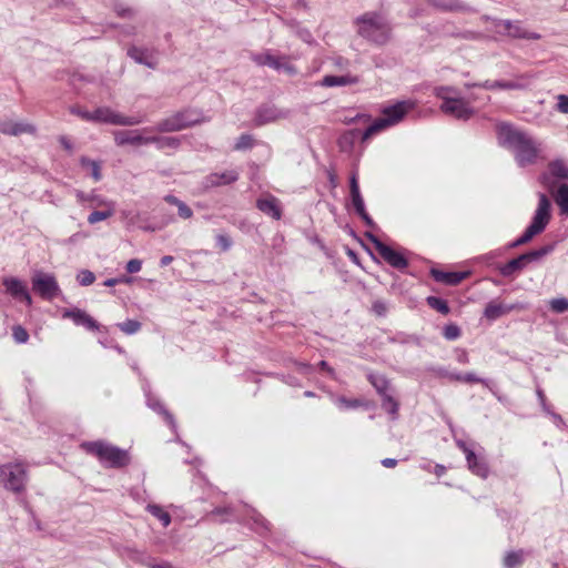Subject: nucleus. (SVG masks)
<instances>
[{
    "label": "nucleus",
    "instance_id": "412c9836",
    "mask_svg": "<svg viewBox=\"0 0 568 568\" xmlns=\"http://www.w3.org/2000/svg\"><path fill=\"white\" fill-rule=\"evenodd\" d=\"M240 173L236 170H227L222 173H211L205 178L204 185L206 187H216L229 185L239 180Z\"/></svg>",
    "mask_w": 568,
    "mask_h": 568
},
{
    "label": "nucleus",
    "instance_id": "2f4dec72",
    "mask_svg": "<svg viewBox=\"0 0 568 568\" xmlns=\"http://www.w3.org/2000/svg\"><path fill=\"white\" fill-rule=\"evenodd\" d=\"M554 200L559 207V213L562 216H568V184H560L554 193Z\"/></svg>",
    "mask_w": 568,
    "mask_h": 568
},
{
    "label": "nucleus",
    "instance_id": "4be33fe9",
    "mask_svg": "<svg viewBox=\"0 0 568 568\" xmlns=\"http://www.w3.org/2000/svg\"><path fill=\"white\" fill-rule=\"evenodd\" d=\"M523 306L519 304H513V305H504L500 303H497L495 301L489 302L485 310H484V316L489 321H496L497 318L501 317L503 315L514 311V310H520Z\"/></svg>",
    "mask_w": 568,
    "mask_h": 568
},
{
    "label": "nucleus",
    "instance_id": "a211bd4d",
    "mask_svg": "<svg viewBox=\"0 0 568 568\" xmlns=\"http://www.w3.org/2000/svg\"><path fill=\"white\" fill-rule=\"evenodd\" d=\"M256 207L265 215L280 220L282 217V206L277 197L272 194L258 197L256 200Z\"/></svg>",
    "mask_w": 568,
    "mask_h": 568
},
{
    "label": "nucleus",
    "instance_id": "393cba45",
    "mask_svg": "<svg viewBox=\"0 0 568 568\" xmlns=\"http://www.w3.org/2000/svg\"><path fill=\"white\" fill-rule=\"evenodd\" d=\"M126 54L139 64H143L150 69L156 68L158 63L154 60V57L148 51V49L131 45L128 49Z\"/></svg>",
    "mask_w": 568,
    "mask_h": 568
},
{
    "label": "nucleus",
    "instance_id": "8fccbe9b",
    "mask_svg": "<svg viewBox=\"0 0 568 568\" xmlns=\"http://www.w3.org/2000/svg\"><path fill=\"white\" fill-rule=\"evenodd\" d=\"M233 514V510L231 507H216L211 511L209 515L210 517L220 516V519H216L219 523H225L229 520V516Z\"/></svg>",
    "mask_w": 568,
    "mask_h": 568
},
{
    "label": "nucleus",
    "instance_id": "f8f14e48",
    "mask_svg": "<svg viewBox=\"0 0 568 568\" xmlns=\"http://www.w3.org/2000/svg\"><path fill=\"white\" fill-rule=\"evenodd\" d=\"M366 237L374 244L376 251L383 257V260L392 267L397 270H404L407 267L408 261L400 252L395 251L390 246L386 245L372 233H366Z\"/></svg>",
    "mask_w": 568,
    "mask_h": 568
},
{
    "label": "nucleus",
    "instance_id": "dca6fc26",
    "mask_svg": "<svg viewBox=\"0 0 568 568\" xmlns=\"http://www.w3.org/2000/svg\"><path fill=\"white\" fill-rule=\"evenodd\" d=\"M290 111L281 110L275 105H262L256 110L254 122L255 125H264L278 119H286Z\"/></svg>",
    "mask_w": 568,
    "mask_h": 568
},
{
    "label": "nucleus",
    "instance_id": "7ed1b4c3",
    "mask_svg": "<svg viewBox=\"0 0 568 568\" xmlns=\"http://www.w3.org/2000/svg\"><path fill=\"white\" fill-rule=\"evenodd\" d=\"M81 448L89 455L94 456L105 468H123L131 462L130 454L104 440L83 442Z\"/></svg>",
    "mask_w": 568,
    "mask_h": 568
},
{
    "label": "nucleus",
    "instance_id": "a18cd8bd",
    "mask_svg": "<svg viewBox=\"0 0 568 568\" xmlns=\"http://www.w3.org/2000/svg\"><path fill=\"white\" fill-rule=\"evenodd\" d=\"M550 310L556 314H562L568 311V298L557 297L549 301Z\"/></svg>",
    "mask_w": 568,
    "mask_h": 568
},
{
    "label": "nucleus",
    "instance_id": "774afa93",
    "mask_svg": "<svg viewBox=\"0 0 568 568\" xmlns=\"http://www.w3.org/2000/svg\"><path fill=\"white\" fill-rule=\"evenodd\" d=\"M349 191H351V194L352 193H356V192H361L356 173H353V175L351 176V180H349Z\"/></svg>",
    "mask_w": 568,
    "mask_h": 568
},
{
    "label": "nucleus",
    "instance_id": "ea45409f",
    "mask_svg": "<svg viewBox=\"0 0 568 568\" xmlns=\"http://www.w3.org/2000/svg\"><path fill=\"white\" fill-rule=\"evenodd\" d=\"M115 213V205L103 207L101 211H93L88 216L89 224H95L111 217Z\"/></svg>",
    "mask_w": 568,
    "mask_h": 568
},
{
    "label": "nucleus",
    "instance_id": "f03ea898",
    "mask_svg": "<svg viewBox=\"0 0 568 568\" xmlns=\"http://www.w3.org/2000/svg\"><path fill=\"white\" fill-rule=\"evenodd\" d=\"M356 32L371 43L386 44L392 36V26L381 12L368 11L354 20Z\"/></svg>",
    "mask_w": 568,
    "mask_h": 568
},
{
    "label": "nucleus",
    "instance_id": "4c0bfd02",
    "mask_svg": "<svg viewBox=\"0 0 568 568\" xmlns=\"http://www.w3.org/2000/svg\"><path fill=\"white\" fill-rule=\"evenodd\" d=\"M80 164L82 168L90 170L91 175L95 182H98L102 179L101 164L99 161L91 160L87 156H82L80 159Z\"/></svg>",
    "mask_w": 568,
    "mask_h": 568
},
{
    "label": "nucleus",
    "instance_id": "c85d7f7f",
    "mask_svg": "<svg viewBox=\"0 0 568 568\" xmlns=\"http://www.w3.org/2000/svg\"><path fill=\"white\" fill-rule=\"evenodd\" d=\"M358 82V78L351 74L345 75H325L322 80V85L332 88V87H344L356 84Z\"/></svg>",
    "mask_w": 568,
    "mask_h": 568
},
{
    "label": "nucleus",
    "instance_id": "de8ad7c7",
    "mask_svg": "<svg viewBox=\"0 0 568 568\" xmlns=\"http://www.w3.org/2000/svg\"><path fill=\"white\" fill-rule=\"evenodd\" d=\"M12 336L18 344H24L29 339V334L27 329L23 328L21 325H16L12 327Z\"/></svg>",
    "mask_w": 568,
    "mask_h": 568
},
{
    "label": "nucleus",
    "instance_id": "a19ab883",
    "mask_svg": "<svg viewBox=\"0 0 568 568\" xmlns=\"http://www.w3.org/2000/svg\"><path fill=\"white\" fill-rule=\"evenodd\" d=\"M426 302L429 307H432L433 310H436L437 312H439L443 315L448 314L450 311L447 301H445L442 297L428 296L426 298Z\"/></svg>",
    "mask_w": 568,
    "mask_h": 568
},
{
    "label": "nucleus",
    "instance_id": "680f3d73",
    "mask_svg": "<svg viewBox=\"0 0 568 568\" xmlns=\"http://www.w3.org/2000/svg\"><path fill=\"white\" fill-rule=\"evenodd\" d=\"M337 400L346 408H356L361 406V402L358 399H347L345 397H339Z\"/></svg>",
    "mask_w": 568,
    "mask_h": 568
},
{
    "label": "nucleus",
    "instance_id": "6ab92c4d",
    "mask_svg": "<svg viewBox=\"0 0 568 568\" xmlns=\"http://www.w3.org/2000/svg\"><path fill=\"white\" fill-rule=\"evenodd\" d=\"M63 318H70L77 326H83L89 331L99 329V324L87 312L80 308L65 310L62 314Z\"/></svg>",
    "mask_w": 568,
    "mask_h": 568
},
{
    "label": "nucleus",
    "instance_id": "a878e982",
    "mask_svg": "<svg viewBox=\"0 0 568 568\" xmlns=\"http://www.w3.org/2000/svg\"><path fill=\"white\" fill-rule=\"evenodd\" d=\"M471 87H479L487 90H521L525 89L526 85L520 81H504V80H497V81H490L487 80L483 83H475V84H467V88Z\"/></svg>",
    "mask_w": 568,
    "mask_h": 568
},
{
    "label": "nucleus",
    "instance_id": "9b49d317",
    "mask_svg": "<svg viewBox=\"0 0 568 568\" xmlns=\"http://www.w3.org/2000/svg\"><path fill=\"white\" fill-rule=\"evenodd\" d=\"M90 122L113 125H136L141 120L136 116H126L115 112L111 108L101 106L91 112Z\"/></svg>",
    "mask_w": 568,
    "mask_h": 568
},
{
    "label": "nucleus",
    "instance_id": "423d86ee",
    "mask_svg": "<svg viewBox=\"0 0 568 568\" xmlns=\"http://www.w3.org/2000/svg\"><path fill=\"white\" fill-rule=\"evenodd\" d=\"M551 219V203L546 194L539 193L537 209L534 213L530 224L525 232L509 247L514 248L530 242L535 236L541 234Z\"/></svg>",
    "mask_w": 568,
    "mask_h": 568
},
{
    "label": "nucleus",
    "instance_id": "338daca9",
    "mask_svg": "<svg viewBox=\"0 0 568 568\" xmlns=\"http://www.w3.org/2000/svg\"><path fill=\"white\" fill-rule=\"evenodd\" d=\"M115 12L121 18H131L133 17V10L131 8H124L122 6L115 7Z\"/></svg>",
    "mask_w": 568,
    "mask_h": 568
},
{
    "label": "nucleus",
    "instance_id": "c9c22d12",
    "mask_svg": "<svg viewBox=\"0 0 568 568\" xmlns=\"http://www.w3.org/2000/svg\"><path fill=\"white\" fill-rule=\"evenodd\" d=\"M146 511L158 518L163 527H168L171 524V515L163 509L162 506L155 504H148L145 507Z\"/></svg>",
    "mask_w": 568,
    "mask_h": 568
},
{
    "label": "nucleus",
    "instance_id": "13d9d810",
    "mask_svg": "<svg viewBox=\"0 0 568 568\" xmlns=\"http://www.w3.org/2000/svg\"><path fill=\"white\" fill-rule=\"evenodd\" d=\"M373 312L378 316H385L387 313V305L385 302L377 300L372 305Z\"/></svg>",
    "mask_w": 568,
    "mask_h": 568
},
{
    "label": "nucleus",
    "instance_id": "e2e57ef3",
    "mask_svg": "<svg viewBox=\"0 0 568 568\" xmlns=\"http://www.w3.org/2000/svg\"><path fill=\"white\" fill-rule=\"evenodd\" d=\"M392 342H397V343H409V342H418V338L414 335H403V334H397L396 336H394L392 339Z\"/></svg>",
    "mask_w": 568,
    "mask_h": 568
},
{
    "label": "nucleus",
    "instance_id": "052dcab7",
    "mask_svg": "<svg viewBox=\"0 0 568 568\" xmlns=\"http://www.w3.org/2000/svg\"><path fill=\"white\" fill-rule=\"evenodd\" d=\"M70 112L72 114H75V115L80 116L82 120H85V121L90 122V118H91V112L90 111L83 110L80 106H72L70 109Z\"/></svg>",
    "mask_w": 568,
    "mask_h": 568
},
{
    "label": "nucleus",
    "instance_id": "0e129e2a",
    "mask_svg": "<svg viewBox=\"0 0 568 568\" xmlns=\"http://www.w3.org/2000/svg\"><path fill=\"white\" fill-rule=\"evenodd\" d=\"M438 374L440 376L449 378L450 381L463 382L464 374H460V373H449L445 369H439Z\"/></svg>",
    "mask_w": 568,
    "mask_h": 568
},
{
    "label": "nucleus",
    "instance_id": "0eeeda50",
    "mask_svg": "<svg viewBox=\"0 0 568 568\" xmlns=\"http://www.w3.org/2000/svg\"><path fill=\"white\" fill-rule=\"evenodd\" d=\"M27 470L20 463H9L0 466V484L14 493L24 490Z\"/></svg>",
    "mask_w": 568,
    "mask_h": 568
},
{
    "label": "nucleus",
    "instance_id": "72a5a7b5",
    "mask_svg": "<svg viewBox=\"0 0 568 568\" xmlns=\"http://www.w3.org/2000/svg\"><path fill=\"white\" fill-rule=\"evenodd\" d=\"M367 379L369 381V383L373 385V387L376 389L381 397L388 394L389 381L384 375L369 373L367 375Z\"/></svg>",
    "mask_w": 568,
    "mask_h": 568
},
{
    "label": "nucleus",
    "instance_id": "58836bf2",
    "mask_svg": "<svg viewBox=\"0 0 568 568\" xmlns=\"http://www.w3.org/2000/svg\"><path fill=\"white\" fill-rule=\"evenodd\" d=\"M552 250H554L552 245H545V246H542L540 248L532 250L530 252L524 253L523 255L525 256V261H526V263L528 265L529 263L540 261L542 257H545L550 252H552Z\"/></svg>",
    "mask_w": 568,
    "mask_h": 568
},
{
    "label": "nucleus",
    "instance_id": "5701e85b",
    "mask_svg": "<svg viewBox=\"0 0 568 568\" xmlns=\"http://www.w3.org/2000/svg\"><path fill=\"white\" fill-rule=\"evenodd\" d=\"M434 8L450 12H473L474 9L460 0H426Z\"/></svg>",
    "mask_w": 568,
    "mask_h": 568
},
{
    "label": "nucleus",
    "instance_id": "b1692460",
    "mask_svg": "<svg viewBox=\"0 0 568 568\" xmlns=\"http://www.w3.org/2000/svg\"><path fill=\"white\" fill-rule=\"evenodd\" d=\"M430 274L436 282L446 285H457L469 275L468 272H444L437 268H432Z\"/></svg>",
    "mask_w": 568,
    "mask_h": 568
},
{
    "label": "nucleus",
    "instance_id": "c756f323",
    "mask_svg": "<svg viewBox=\"0 0 568 568\" xmlns=\"http://www.w3.org/2000/svg\"><path fill=\"white\" fill-rule=\"evenodd\" d=\"M527 266L525 256L521 254L516 258L510 260L506 264L499 266V273L505 277H510L515 273L524 270Z\"/></svg>",
    "mask_w": 568,
    "mask_h": 568
},
{
    "label": "nucleus",
    "instance_id": "2eb2a0df",
    "mask_svg": "<svg viewBox=\"0 0 568 568\" xmlns=\"http://www.w3.org/2000/svg\"><path fill=\"white\" fill-rule=\"evenodd\" d=\"M252 60L257 65H267L276 71L285 70L288 73H294L295 69L285 61L284 57H275L270 52L257 53L252 55Z\"/></svg>",
    "mask_w": 568,
    "mask_h": 568
},
{
    "label": "nucleus",
    "instance_id": "6e6d98bb",
    "mask_svg": "<svg viewBox=\"0 0 568 568\" xmlns=\"http://www.w3.org/2000/svg\"><path fill=\"white\" fill-rule=\"evenodd\" d=\"M556 99H557L556 110L562 114H568V95L558 94L556 97Z\"/></svg>",
    "mask_w": 568,
    "mask_h": 568
},
{
    "label": "nucleus",
    "instance_id": "e433bc0d",
    "mask_svg": "<svg viewBox=\"0 0 568 568\" xmlns=\"http://www.w3.org/2000/svg\"><path fill=\"white\" fill-rule=\"evenodd\" d=\"M382 408L392 416V419H397L399 404L389 393L382 397Z\"/></svg>",
    "mask_w": 568,
    "mask_h": 568
},
{
    "label": "nucleus",
    "instance_id": "7c9ffc66",
    "mask_svg": "<svg viewBox=\"0 0 568 568\" xmlns=\"http://www.w3.org/2000/svg\"><path fill=\"white\" fill-rule=\"evenodd\" d=\"M37 132V128L28 122H9L7 135L18 136L21 134H34Z\"/></svg>",
    "mask_w": 568,
    "mask_h": 568
},
{
    "label": "nucleus",
    "instance_id": "f704fd0d",
    "mask_svg": "<svg viewBox=\"0 0 568 568\" xmlns=\"http://www.w3.org/2000/svg\"><path fill=\"white\" fill-rule=\"evenodd\" d=\"M149 144H155L159 150L176 149L180 145V140L175 136H149Z\"/></svg>",
    "mask_w": 568,
    "mask_h": 568
},
{
    "label": "nucleus",
    "instance_id": "5fc2aeb1",
    "mask_svg": "<svg viewBox=\"0 0 568 568\" xmlns=\"http://www.w3.org/2000/svg\"><path fill=\"white\" fill-rule=\"evenodd\" d=\"M463 382L464 383H480L484 386L490 388V381L480 378V377L476 376V374H474V373L464 374Z\"/></svg>",
    "mask_w": 568,
    "mask_h": 568
},
{
    "label": "nucleus",
    "instance_id": "f257e3e1",
    "mask_svg": "<svg viewBox=\"0 0 568 568\" xmlns=\"http://www.w3.org/2000/svg\"><path fill=\"white\" fill-rule=\"evenodd\" d=\"M499 142L513 151L519 166L534 164L538 159L540 143L524 131L503 124L499 128Z\"/></svg>",
    "mask_w": 568,
    "mask_h": 568
},
{
    "label": "nucleus",
    "instance_id": "c03bdc74",
    "mask_svg": "<svg viewBox=\"0 0 568 568\" xmlns=\"http://www.w3.org/2000/svg\"><path fill=\"white\" fill-rule=\"evenodd\" d=\"M118 327L126 335H132L141 329V323L136 320H126L118 324Z\"/></svg>",
    "mask_w": 568,
    "mask_h": 568
},
{
    "label": "nucleus",
    "instance_id": "603ef678",
    "mask_svg": "<svg viewBox=\"0 0 568 568\" xmlns=\"http://www.w3.org/2000/svg\"><path fill=\"white\" fill-rule=\"evenodd\" d=\"M215 240H216V245L223 252L229 251L232 247V245H233L232 239L229 235H226V234H217Z\"/></svg>",
    "mask_w": 568,
    "mask_h": 568
},
{
    "label": "nucleus",
    "instance_id": "09e8293b",
    "mask_svg": "<svg viewBox=\"0 0 568 568\" xmlns=\"http://www.w3.org/2000/svg\"><path fill=\"white\" fill-rule=\"evenodd\" d=\"M363 132H361L359 130H349L347 132H345L341 138H339V145L341 148H344V145H352L354 140L361 135L362 136Z\"/></svg>",
    "mask_w": 568,
    "mask_h": 568
},
{
    "label": "nucleus",
    "instance_id": "69168bd1",
    "mask_svg": "<svg viewBox=\"0 0 568 568\" xmlns=\"http://www.w3.org/2000/svg\"><path fill=\"white\" fill-rule=\"evenodd\" d=\"M297 34H298L300 39L303 40L304 42H306L308 44L314 43V38L307 29L298 30Z\"/></svg>",
    "mask_w": 568,
    "mask_h": 568
},
{
    "label": "nucleus",
    "instance_id": "4d7b16f0",
    "mask_svg": "<svg viewBox=\"0 0 568 568\" xmlns=\"http://www.w3.org/2000/svg\"><path fill=\"white\" fill-rule=\"evenodd\" d=\"M176 207H178V214L181 219L187 220V219L192 217V215H193L192 209L183 201Z\"/></svg>",
    "mask_w": 568,
    "mask_h": 568
},
{
    "label": "nucleus",
    "instance_id": "37998d69",
    "mask_svg": "<svg viewBox=\"0 0 568 568\" xmlns=\"http://www.w3.org/2000/svg\"><path fill=\"white\" fill-rule=\"evenodd\" d=\"M443 336L447 341H456L462 336V329L457 324L449 323L443 327Z\"/></svg>",
    "mask_w": 568,
    "mask_h": 568
},
{
    "label": "nucleus",
    "instance_id": "ddd939ff",
    "mask_svg": "<svg viewBox=\"0 0 568 568\" xmlns=\"http://www.w3.org/2000/svg\"><path fill=\"white\" fill-rule=\"evenodd\" d=\"M498 33L516 39L539 40L541 36L537 32L526 30L520 21L491 19Z\"/></svg>",
    "mask_w": 568,
    "mask_h": 568
},
{
    "label": "nucleus",
    "instance_id": "aec40b11",
    "mask_svg": "<svg viewBox=\"0 0 568 568\" xmlns=\"http://www.w3.org/2000/svg\"><path fill=\"white\" fill-rule=\"evenodd\" d=\"M116 145H146L149 136H144L140 130H121L114 133Z\"/></svg>",
    "mask_w": 568,
    "mask_h": 568
},
{
    "label": "nucleus",
    "instance_id": "bf43d9fd",
    "mask_svg": "<svg viewBox=\"0 0 568 568\" xmlns=\"http://www.w3.org/2000/svg\"><path fill=\"white\" fill-rule=\"evenodd\" d=\"M141 267H142V261L138 260V258L130 260L125 266L126 272L131 273V274L140 272Z\"/></svg>",
    "mask_w": 568,
    "mask_h": 568
},
{
    "label": "nucleus",
    "instance_id": "39448f33",
    "mask_svg": "<svg viewBox=\"0 0 568 568\" xmlns=\"http://www.w3.org/2000/svg\"><path fill=\"white\" fill-rule=\"evenodd\" d=\"M414 108L415 102L412 100L398 101L395 104L383 108L382 116L366 128L362 134V140L366 141L375 133L398 124L409 111L414 110Z\"/></svg>",
    "mask_w": 568,
    "mask_h": 568
},
{
    "label": "nucleus",
    "instance_id": "4468645a",
    "mask_svg": "<svg viewBox=\"0 0 568 568\" xmlns=\"http://www.w3.org/2000/svg\"><path fill=\"white\" fill-rule=\"evenodd\" d=\"M560 180H568V166L562 160L557 159L548 163L547 170L539 176V182L548 191H552Z\"/></svg>",
    "mask_w": 568,
    "mask_h": 568
},
{
    "label": "nucleus",
    "instance_id": "473e14b6",
    "mask_svg": "<svg viewBox=\"0 0 568 568\" xmlns=\"http://www.w3.org/2000/svg\"><path fill=\"white\" fill-rule=\"evenodd\" d=\"M146 404L154 412L162 414L164 416V419L166 420V423L172 428L176 427L173 415L169 410L165 409L164 405L158 398L148 396Z\"/></svg>",
    "mask_w": 568,
    "mask_h": 568
},
{
    "label": "nucleus",
    "instance_id": "49530a36",
    "mask_svg": "<svg viewBox=\"0 0 568 568\" xmlns=\"http://www.w3.org/2000/svg\"><path fill=\"white\" fill-rule=\"evenodd\" d=\"M254 145V138L251 134L244 133L240 135L237 139L234 150L241 151V150H247L251 149Z\"/></svg>",
    "mask_w": 568,
    "mask_h": 568
},
{
    "label": "nucleus",
    "instance_id": "cd10ccee",
    "mask_svg": "<svg viewBox=\"0 0 568 568\" xmlns=\"http://www.w3.org/2000/svg\"><path fill=\"white\" fill-rule=\"evenodd\" d=\"M246 525L260 535H265L270 531V523L255 509L247 511Z\"/></svg>",
    "mask_w": 568,
    "mask_h": 568
},
{
    "label": "nucleus",
    "instance_id": "6e6552de",
    "mask_svg": "<svg viewBox=\"0 0 568 568\" xmlns=\"http://www.w3.org/2000/svg\"><path fill=\"white\" fill-rule=\"evenodd\" d=\"M457 447L464 453L468 469L476 476L486 479L489 475V466L484 456V449L475 450V445L467 444L463 439H456Z\"/></svg>",
    "mask_w": 568,
    "mask_h": 568
},
{
    "label": "nucleus",
    "instance_id": "20e7f679",
    "mask_svg": "<svg viewBox=\"0 0 568 568\" xmlns=\"http://www.w3.org/2000/svg\"><path fill=\"white\" fill-rule=\"evenodd\" d=\"M436 98L442 100L439 110L456 120L467 121L475 114V109L469 101L460 97L457 88L442 85L434 89Z\"/></svg>",
    "mask_w": 568,
    "mask_h": 568
},
{
    "label": "nucleus",
    "instance_id": "3c124183",
    "mask_svg": "<svg viewBox=\"0 0 568 568\" xmlns=\"http://www.w3.org/2000/svg\"><path fill=\"white\" fill-rule=\"evenodd\" d=\"M77 280L80 285L89 286V285L93 284V282L95 281V275L89 270H82L77 275Z\"/></svg>",
    "mask_w": 568,
    "mask_h": 568
},
{
    "label": "nucleus",
    "instance_id": "79ce46f5",
    "mask_svg": "<svg viewBox=\"0 0 568 568\" xmlns=\"http://www.w3.org/2000/svg\"><path fill=\"white\" fill-rule=\"evenodd\" d=\"M524 555L523 550L508 552L504 558V566L506 568L519 567L524 561Z\"/></svg>",
    "mask_w": 568,
    "mask_h": 568
},
{
    "label": "nucleus",
    "instance_id": "f3484780",
    "mask_svg": "<svg viewBox=\"0 0 568 568\" xmlns=\"http://www.w3.org/2000/svg\"><path fill=\"white\" fill-rule=\"evenodd\" d=\"M3 285L13 298L24 302L28 306L32 305V297L24 282L17 277H7L3 280Z\"/></svg>",
    "mask_w": 568,
    "mask_h": 568
},
{
    "label": "nucleus",
    "instance_id": "9d476101",
    "mask_svg": "<svg viewBox=\"0 0 568 568\" xmlns=\"http://www.w3.org/2000/svg\"><path fill=\"white\" fill-rule=\"evenodd\" d=\"M200 122L199 114L193 110L179 111L160 121L155 130L159 132H175Z\"/></svg>",
    "mask_w": 568,
    "mask_h": 568
},
{
    "label": "nucleus",
    "instance_id": "1a4fd4ad",
    "mask_svg": "<svg viewBox=\"0 0 568 568\" xmlns=\"http://www.w3.org/2000/svg\"><path fill=\"white\" fill-rule=\"evenodd\" d=\"M32 291L42 300L52 301L62 294L58 281L53 274L37 271L32 278Z\"/></svg>",
    "mask_w": 568,
    "mask_h": 568
},
{
    "label": "nucleus",
    "instance_id": "bb28decb",
    "mask_svg": "<svg viewBox=\"0 0 568 568\" xmlns=\"http://www.w3.org/2000/svg\"><path fill=\"white\" fill-rule=\"evenodd\" d=\"M77 199L80 203L84 204L88 203L89 207L95 209V207H108L110 205H115L114 202L109 201L104 196L97 194L94 192L87 194L82 191L77 192Z\"/></svg>",
    "mask_w": 568,
    "mask_h": 568
},
{
    "label": "nucleus",
    "instance_id": "864d4df0",
    "mask_svg": "<svg viewBox=\"0 0 568 568\" xmlns=\"http://www.w3.org/2000/svg\"><path fill=\"white\" fill-rule=\"evenodd\" d=\"M351 197H352V203H353V206H354L356 213L357 214L364 213V211H366V209H365V203H364L361 192L352 193Z\"/></svg>",
    "mask_w": 568,
    "mask_h": 568
}]
</instances>
